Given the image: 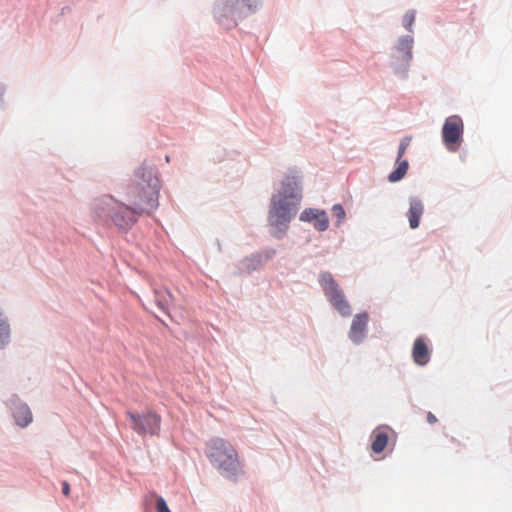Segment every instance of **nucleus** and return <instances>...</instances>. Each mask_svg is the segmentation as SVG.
Returning <instances> with one entry per match:
<instances>
[{
	"label": "nucleus",
	"instance_id": "nucleus-1",
	"mask_svg": "<svg viewBox=\"0 0 512 512\" xmlns=\"http://www.w3.org/2000/svg\"><path fill=\"white\" fill-rule=\"evenodd\" d=\"M145 197L139 195L141 186H128L126 198L130 205L118 202L112 196H103L93 204V215L102 224H114L120 230L130 229L143 213H150L158 206L160 181L148 175Z\"/></svg>",
	"mask_w": 512,
	"mask_h": 512
},
{
	"label": "nucleus",
	"instance_id": "nucleus-2",
	"mask_svg": "<svg viewBox=\"0 0 512 512\" xmlns=\"http://www.w3.org/2000/svg\"><path fill=\"white\" fill-rule=\"evenodd\" d=\"M301 197V188L297 177L286 176L282 181L281 190L273 195L269 210V223L281 234L285 232L288 223L297 213Z\"/></svg>",
	"mask_w": 512,
	"mask_h": 512
},
{
	"label": "nucleus",
	"instance_id": "nucleus-3",
	"mask_svg": "<svg viewBox=\"0 0 512 512\" xmlns=\"http://www.w3.org/2000/svg\"><path fill=\"white\" fill-rule=\"evenodd\" d=\"M261 6L262 0H215L212 16L222 29L231 30L240 21L256 13Z\"/></svg>",
	"mask_w": 512,
	"mask_h": 512
},
{
	"label": "nucleus",
	"instance_id": "nucleus-4",
	"mask_svg": "<svg viewBox=\"0 0 512 512\" xmlns=\"http://www.w3.org/2000/svg\"><path fill=\"white\" fill-rule=\"evenodd\" d=\"M206 455L212 465L227 478H236L242 472L237 450L223 438L210 439Z\"/></svg>",
	"mask_w": 512,
	"mask_h": 512
},
{
	"label": "nucleus",
	"instance_id": "nucleus-5",
	"mask_svg": "<svg viewBox=\"0 0 512 512\" xmlns=\"http://www.w3.org/2000/svg\"><path fill=\"white\" fill-rule=\"evenodd\" d=\"M415 39L411 34L396 38L389 48V66L399 79H406L414 59Z\"/></svg>",
	"mask_w": 512,
	"mask_h": 512
},
{
	"label": "nucleus",
	"instance_id": "nucleus-6",
	"mask_svg": "<svg viewBox=\"0 0 512 512\" xmlns=\"http://www.w3.org/2000/svg\"><path fill=\"white\" fill-rule=\"evenodd\" d=\"M464 124L459 115L447 117L441 129L442 143L449 152L459 150L463 142Z\"/></svg>",
	"mask_w": 512,
	"mask_h": 512
},
{
	"label": "nucleus",
	"instance_id": "nucleus-7",
	"mask_svg": "<svg viewBox=\"0 0 512 512\" xmlns=\"http://www.w3.org/2000/svg\"><path fill=\"white\" fill-rule=\"evenodd\" d=\"M320 284L325 295L329 299L332 306L344 317L351 314V307L345 299L344 292L336 283L332 275L324 272L320 275Z\"/></svg>",
	"mask_w": 512,
	"mask_h": 512
},
{
	"label": "nucleus",
	"instance_id": "nucleus-8",
	"mask_svg": "<svg viewBox=\"0 0 512 512\" xmlns=\"http://www.w3.org/2000/svg\"><path fill=\"white\" fill-rule=\"evenodd\" d=\"M126 416L131 421L132 429L139 435H156L160 430L161 417L155 412L147 411L142 414L127 411Z\"/></svg>",
	"mask_w": 512,
	"mask_h": 512
},
{
	"label": "nucleus",
	"instance_id": "nucleus-9",
	"mask_svg": "<svg viewBox=\"0 0 512 512\" xmlns=\"http://www.w3.org/2000/svg\"><path fill=\"white\" fill-rule=\"evenodd\" d=\"M300 220L304 222H314V227L318 231H325L329 226L327 213L324 210L308 208L301 215Z\"/></svg>",
	"mask_w": 512,
	"mask_h": 512
},
{
	"label": "nucleus",
	"instance_id": "nucleus-10",
	"mask_svg": "<svg viewBox=\"0 0 512 512\" xmlns=\"http://www.w3.org/2000/svg\"><path fill=\"white\" fill-rule=\"evenodd\" d=\"M368 323V314L366 312L354 316L349 337L354 343H360L364 337Z\"/></svg>",
	"mask_w": 512,
	"mask_h": 512
},
{
	"label": "nucleus",
	"instance_id": "nucleus-11",
	"mask_svg": "<svg viewBox=\"0 0 512 512\" xmlns=\"http://www.w3.org/2000/svg\"><path fill=\"white\" fill-rule=\"evenodd\" d=\"M412 357L416 364L426 365L430 360V350L424 338L419 337L414 341Z\"/></svg>",
	"mask_w": 512,
	"mask_h": 512
},
{
	"label": "nucleus",
	"instance_id": "nucleus-12",
	"mask_svg": "<svg viewBox=\"0 0 512 512\" xmlns=\"http://www.w3.org/2000/svg\"><path fill=\"white\" fill-rule=\"evenodd\" d=\"M423 211L424 207L422 202L416 198L411 199L407 216L409 219V225L412 229H416L419 226Z\"/></svg>",
	"mask_w": 512,
	"mask_h": 512
},
{
	"label": "nucleus",
	"instance_id": "nucleus-13",
	"mask_svg": "<svg viewBox=\"0 0 512 512\" xmlns=\"http://www.w3.org/2000/svg\"><path fill=\"white\" fill-rule=\"evenodd\" d=\"M17 425L26 427L32 422V413L29 407L25 404L17 406L13 412Z\"/></svg>",
	"mask_w": 512,
	"mask_h": 512
},
{
	"label": "nucleus",
	"instance_id": "nucleus-14",
	"mask_svg": "<svg viewBox=\"0 0 512 512\" xmlns=\"http://www.w3.org/2000/svg\"><path fill=\"white\" fill-rule=\"evenodd\" d=\"M155 300L160 309L167 312L172 304L173 296L167 288L160 287L155 290Z\"/></svg>",
	"mask_w": 512,
	"mask_h": 512
},
{
	"label": "nucleus",
	"instance_id": "nucleus-15",
	"mask_svg": "<svg viewBox=\"0 0 512 512\" xmlns=\"http://www.w3.org/2000/svg\"><path fill=\"white\" fill-rule=\"evenodd\" d=\"M373 441L371 449L374 453H381L387 446L388 433L384 430L377 429L372 434Z\"/></svg>",
	"mask_w": 512,
	"mask_h": 512
},
{
	"label": "nucleus",
	"instance_id": "nucleus-16",
	"mask_svg": "<svg viewBox=\"0 0 512 512\" xmlns=\"http://www.w3.org/2000/svg\"><path fill=\"white\" fill-rule=\"evenodd\" d=\"M148 175H151L152 177H156L158 179V177L153 173L152 170L141 169L136 174L135 181L129 185V186H138L139 185V186L143 187V188L139 189V195L142 198L145 197V190H147V188H148V180H149Z\"/></svg>",
	"mask_w": 512,
	"mask_h": 512
},
{
	"label": "nucleus",
	"instance_id": "nucleus-17",
	"mask_svg": "<svg viewBox=\"0 0 512 512\" xmlns=\"http://www.w3.org/2000/svg\"><path fill=\"white\" fill-rule=\"evenodd\" d=\"M415 17H416L415 10H408L402 18L403 27L409 32L408 34H411V35L414 34L413 25L415 23Z\"/></svg>",
	"mask_w": 512,
	"mask_h": 512
},
{
	"label": "nucleus",
	"instance_id": "nucleus-18",
	"mask_svg": "<svg viewBox=\"0 0 512 512\" xmlns=\"http://www.w3.org/2000/svg\"><path fill=\"white\" fill-rule=\"evenodd\" d=\"M408 162H400L398 167L390 173L388 179L390 182H397L401 180L407 173Z\"/></svg>",
	"mask_w": 512,
	"mask_h": 512
},
{
	"label": "nucleus",
	"instance_id": "nucleus-19",
	"mask_svg": "<svg viewBox=\"0 0 512 512\" xmlns=\"http://www.w3.org/2000/svg\"><path fill=\"white\" fill-rule=\"evenodd\" d=\"M10 329L7 322L2 318L0 313V347H3L9 342Z\"/></svg>",
	"mask_w": 512,
	"mask_h": 512
},
{
	"label": "nucleus",
	"instance_id": "nucleus-20",
	"mask_svg": "<svg viewBox=\"0 0 512 512\" xmlns=\"http://www.w3.org/2000/svg\"><path fill=\"white\" fill-rule=\"evenodd\" d=\"M262 264V259H261V256H252L250 258H246L243 262H242V265H243V269L247 270V271H250V270H255L257 269L258 267H260Z\"/></svg>",
	"mask_w": 512,
	"mask_h": 512
},
{
	"label": "nucleus",
	"instance_id": "nucleus-21",
	"mask_svg": "<svg viewBox=\"0 0 512 512\" xmlns=\"http://www.w3.org/2000/svg\"><path fill=\"white\" fill-rule=\"evenodd\" d=\"M410 142H411V137H409V136H406V137L401 139L399 147H398L397 157H396L395 160H401V158L403 157L406 149L410 145Z\"/></svg>",
	"mask_w": 512,
	"mask_h": 512
},
{
	"label": "nucleus",
	"instance_id": "nucleus-22",
	"mask_svg": "<svg viewBox=\"0 0 512 512\" xmlns=\"http://www.w3.org/2000/svg\"><path fill=\"white\" fill-rule=\"evenodd\" d=\"M332 214L337 218L338 224H340L345 218V211L340 204H335L332 207Z\"/></svg>",
	"mask_w": 512,
	"mask_h": 512
},
{
	"label": "nucleus",
	"instance_id": "nucleus-23",
	"mask_svg": "<svg viewBox=\"0 0 512 512\" xmlns=\"http://www.w3.org/2000/svg\"><path fill=\"white\" fill-rule=\"evenodd\" d=\"M156 508H157V512H171L167 506L166 501L162 497H157Z\"/></svg>",
	"mask_w": 512,
	"mask_h": 512
},
{
	"label": "nucleus",
	"instance_id": "nucleus-24",
	"mask_svg": "<svg viewBox=\"0 0 512 512\" xmlns=\"http://www.w3.org/2000/svg\"><path fill=\"white\" fill-rule=\"evenodd\" d=\"M62 492L65 496L70 495V485L67 481L62 482Z\"/></svg>",
	"mask_w": 512,
	"mask_h": 512
},
{
	"label": "nucleus",
	"instance_id": "nucleus-25",
	"mask_svg": "<svg viewBox=\"0 0 512 512\" xmlns=\"http://www.w3.org/2000/svg\"><path fill=\"white\" fill-rule=\"evenodd\" d=\"M427 421L430 424H434V423L437 422V418H436V416L433 413L428 412V414H427Z\"/></svg>",
	"mask_w": 512,
	"mask_h": 512
},
{
	"label": "nucleus",
	"instance_id": "nucleus-26",
	"mask_svg": "<svg viewBox=\"0 0 512 512\" xmlns=\"http://www.w3.org/2000/svg\"><path fill=\"white\" fill-rule=\"evenodd\" d=\"M5 93V86L3 84H0V107L3 105V95Z\"/></svg>",
	"mask_w": 512,
	"mask_h": 512
},
{
	"label": "nucleus",
	"instance_id": "nucleus-27",
	"mask_svg": "<svg viewBox=\"0 0 512 512\" xmlns=\"http://www.w3.org/2000/svg\"><path fill=\"white\" fill-rule=\"evenodd\" d=\"M165 160L166 161H169L170 160V157L168 155L165 156Z\"/></svg>",
	"mask_w": 512,
	"mask_h": 512
}]
</instances>
